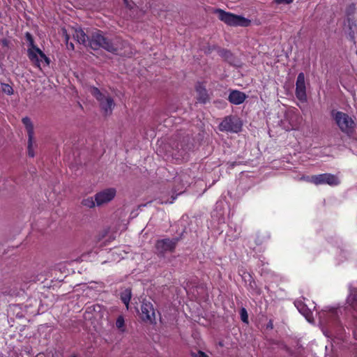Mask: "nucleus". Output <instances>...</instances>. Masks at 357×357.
<instances>
[{"mask_svg": "<svg viewBox=\"0 0 357 357\" xmlns=\"http://www.w3.org/2000/svg\"><path fill=\"white\" fill-rule=\"evenodd\" d=\"M331 116L342 132L349 135L354 131L356 123L354 119L347 113L333 110Z\"/></svg>", "mask_w": 357, "mask_h": 357, "instance_id": "f257e3e1", "label": "nucleus"}, {"mask_svg": "<svg viewBox=\"0 0 357 357\" xmlns=\"http://www.w3.org/2000/svg\"><path fill=\"white\" fill-rule=\"evenodd\" d=\"M214 13L218 15L220 20L229 26L247 27L251 24L250 20L222 9H215Z\"/></svg>", "mask_w": 357, "mask_h": 357, "instance_id": "f03ea898", "label": "nucleus"}, {"mask_svg": "<svg viewBox=\"0 0 357 357\" xmlns=\"http://www.w3.org/2000/svg\"><path fill=\"white\" fill-rule=\"evenodd\" d=\"M89 45L93 50H98L103 48L108 52H115L116 48L109 39L105 37L102 32L100 30H96L93 32L89 40Z\"/></svg>", "mask_w": 357, "mask_h": 357, "instance_id": "7ed1b4c3", "label": "nucleus"}, {"mask_svg": "<svg viewBox=\"0 0 357 357\" xmlns=\"http://www.w3.org/2000/svg\"><path fill=\"white\" fill-rule=\"evenodd\" d=\"M89 91L98 101L100 107L104 114L105 115L110 114L114 107L113 98L107 93H102L98 88L94 86L91 87Z\"/></svg>", "mask_w": 357, "mask_h": 357, "instance_id": "20e7f679", "label": "nucleus"}, {"mask_svg": "<svg viewBox=\"0 0 357 357\" xmlns=\"http://www.w3.org/2000/svg\"><path fill=\"white\" fill-rule=\"evenodd\" d=\"M307 181L315 185L328 184L329 185L335 186L340 183V180L336 176L326 173L312 176L307 178Z\"/></svg>", "mask_w": 357, "mask_h": 357, "instance_id": "39448f33", "label": "nucleus"}, {"mask_svg": "<svg viewBox=\"0 0 357 357\" xmlns=\"http://www.w3.org/2000/svg\"><path fill=\"white\" fill-rule=\"evenodd\" d=\"M241 127L242 124L238 119L227 116L220 123L219 129L221 131L238 132Z\"/></svg>", "mask_w": 357, "mask_h": 357, "instance_id": "423d86ee", "label": "nucleus"}, {"mask_svg": "<svg viewBox=\"0 0 357 357\" xmlns=\"http://www.w3.org/2000/svg\"><path fill=\"white\" fill-rule=\"evenodd\" d=\"M178 241V238H174L172 239L163 238L158 240L155 243L156 250L160 254H164L167 252H173Z\"/></svg>", "mask_w": 357, "mask_h": 357, "instance_id": "0eeeda50", "label": "nucleus"}, {"mask_svg": "<svg viewBox=\"0 0 357 357\" xmlns=\"http://www.w3.org/2000/svg\"><path fill=\"white\" fill-rule=\"evenodd\" d=\"M116 193V190L113 188H107L96 193L95 195L96 205L99 206L109 202L114 198Z\"/></svg>", "mask_w": 357, "mask_h": 357, "instance_id": "6e6552de", "label": "nucleus"}, {"mask_svg": "<svg viewBox=\"0 0 357 357\" xmlns=\"http://www.w3.org/2000/svg\"><path fill=\"white\" fill-rule=\"evenodd\" d=\"M296 96L301 102H305L307 100L306 86L305 81V75L300 73L298 75L296 82Z\"/></svg>", "mask_w": 357, "mask_h": 357, "instance_id": "1a4fd4ad", "label": "nucleus"}, {"mask_svg": "<svg viewBox=\"0 0 357 357\" xmlns=\"http://www.w3.org/2000/svg\"><path fill=\"white\" fill-rule=\"evenodd\" d=\"M28 56L29 59L38 67L40 66L43 59L49 64V59L45 54L37 47H30L28 50Z\"/></svg>", "mask_w": 357, "mask_h": 357, "instance_id": "9d476101", "label": "nucleus"}, {"mask_svg": "<svg viewBox=\"0 0 357 357\" xmlns=\"http://www.w3.org/2000/svg\"><path fill=\"white\" fill-rule=\"evenodd\" d=\"M142 317L144 321H153L155 319V310L151 303L143 301L142 306Z\"/></svg>", "mask_w": 357, "mask_h": 357, "instance_id": "9b49d317", "label": "nucleus"}, {"mask_svg": "<svg viewBox=\"0 0 357 357\" xmlns=\"http://www.w3.org/2000/svg\"><path fill=\"white\" fill-rule=\"evenodd\" d=\"M337 317V310L335 308H328L319 312V318L322 324H327L331 321H335Z\"/></svg>", "mask_w": 357, "mask_h": 357, "instance_id": "f8f14e48", "label": "nucleus"}, {"mask_svg": "<svg viewBox=\"0 0 357 357\" xmlns=\"http://www.w3.org/2000/svg\"><path fill=\"white\" fill-rule=\"evenodd\" d=\"M295 307L299 312L303 314L308 321H311L312 319V312L311 310L302 301L297 300L294 302Z\"/></svg>", "mask_w": 357, "mask_h": 357, "instance_id": "ddd939ff", "label": "nucleus"}, {"mask_svg": "<svg viewBox=\"0 0 357 357\" xmlns=\"http://www.w3.org/2000/svg\"><path fill=\"white\" fill-rule=\"evenodd\" d=\"M246 95L239 91L234 90L229 95V100L234 105H240L244 102Z\"/></svg>", "mask_w": 357, "mask_h": 357, "instance_id": "4468645a", "label": "nucleus"}, {"mask_svg": "<svg viewBox=\"0 0 357 357\" xmlns=\"http://www.w3.org/2000/svg\"><path fill=\"white\" fill-rule=\"evenodd\" d=\"M196 91L197 93V100L199 102L206 103L208 100V96L205 87L199 84L196 86Z\"/></svg>", "mask_w": 357, "mask_h": 357, "instance_id": "2eb2a0df", "label": "nucleus"}, {"mask_svg": "<svg viewBox=\"0 0 357 357\" xmlns=\"http://www.w3.org/2000/svg\"><path fill=\"white\" fill-rule=\"evenodd\" d=\"M73 37L79 43L86 45L87 42L89 43V38L81 29L75 30Z\"/></svg>", "mask_w": 357, "mask_h": 357, "instance_id": "dca6fc26", "label": "nucleus"}, {"mask_svg": "<svg viewBox=\"0 0 357 357\" xmlns=\"http://www.w3.org/2000/svg\"><path fill=\"white\" fill-rule=\"evenodd\" d=\"M347 303L355 310H357V287H353L351 289L350 294L347 298Z\"/></svg>", "mask_w": 357, "mask_h": 357, "instance_id": "f3484780", "label": "nucleus"}, {"mask_svg": "<svg viewBox=\"0 0 357 357\" xmlns=\"http://www.w3.org/2000/svg\"><path fill=\"white\" fill-rule=\"evenodd\" d=\"M22 123L26 129L28 137H32V136H34L33 126L31 119L28 117H24L22 119Z\"/></svg>", "mask_w": 357, "mask_h": 357, "instance_id": "a211bd4d", "label": "nucleus"}, {"mask_svg": "<svg viewBox=\"0 0 357 357\" xmlns=\"http://www.w3.org/2000/svg\"><path fill=\"white\" fill-rule=\"evenodd\" d=\"M36 146L34 136L32 137H28V155L31 158H33L35 155L34 147Z\"/></svg>", "mask_w": 357, "mask_h": 357, "instance_id": "6ab92c4d", "label": "nucleus"}, {"mask_svg": "<svg viewBox=\"0 0 357 357\" xmlns=\"http://www.w3.org/2000/svg\"><path fill=\"white\" fill-rule=\"evenodd\" d=\"M121 298L123 303L126 306V308L128 309L129 303L131 298V291L130 289H126L121 296Z\"/></svg>", "mask_w": 357, "mask_h": 357, "instance_id": "aec40b11", "label": "nucleus"}, {"mask_svg": "<svg viewBox=\"0 0 357 357\" xmlns=\"http://www.w3.org/2000/svg\"><path fill=\"white\" fill-rule=\"evenodd\" d=\"M82 204L88 208H93L96 205V199L91 197L84 199Z\"/></svg>", "mask_w": 357, "mask_h": 357, "instance_id": "412c9836", "label": "nucleus"}, {"mask_svg": "<svg viewBox=\"0 0 357 357\" xmlns=\"http://www.w3.org/2000/svg\"><path fill=\"white\" fill-rule=\"evenodd\" d=\"M176 182H182L183 188L190 184L189 176L186 174H182L175 179Z\"/></svg>", "mask_w": 357, "mask_h": 357, "instance_id": "4be33fe9", "label": "nucleus"}, {"mask_svg": "<svg viewBox=\"0 0 357 357\" xmlns=\"http://www.w3.org/2000/svg\"><path fill=\"white\" fill-rule=\"evenodd\" d=\"M125 321L123 316L118 317L116 321V328L121 331L124 332L125 331Z\"/></svg>", "mask_w": 357, "mask_h": 357, "instance_id": "5701e85b", "label": "nucleus"}, {"mask_svg": "<svg viewBox=\"0 0 357 357\" xmlns=\"http://www.w3.org/2000/svg\"><path fill=\"white\" fill-rule=\"evenodd\" d=\"M241 319L243 322L248 323V315L247 311L245 308H242L240 312Z\"/></svg>", "mask_w": 357, "mask_h": 357, "instance_id": "b1692460", "label": "nucleus"}, {"mask_svg": "<svg viewBox=\"0 0 357 357\" xmlns=\"http://www.w3.org/2000/svg\"><path fill=\"white\" fill-rule=\"evenodd\" d=\"M2 91L8 95L13 94V88L9 84H2Z\"/></svg>", "mask_w": 357, "mask_h": 357, "instance_id": "393cba45", "label": "nucleus"}, {"mask_svg": "<svg viewBox=\"0 0 357 357\" xmlns=\"http://www.w3.org/2000/svg\"><path fill=\"white\" fill-rule=\"evenodd\" d=\"M26 38L27 40L29 41V46L31 47H36L34 45L33 40V38H32V36L31 35V33H29L28 32L26 33Z\"/></svg>", "mask_w": 357, "mask_h": 357, "instance_id": "a878e982", "label": "nucleus"}, {"mask_svg": "<svg viewBox=\"0 0 357 357\" xmlns=\"http://www.w3.org/2000/svg\"><path fill=\"white\" fill-rule=\"evenodd\" d=\"M65 39H66V45H67L68 48L73 50L74 49V45L72 43H68L70 37H69V36L66 33H65Z\"/></svg>", "mask_w": 357, "mask_h": 357, "instance_id": "bb28decb", "label": "nucleus"}, {"mask_svg": "<svg viewBox=\"0 0 357 357\" xmlns=\"http://www.w3.org/2000/svg\"><path fill=\"white\" fill-rule=\"evenodd\" d=\"M277 4H289L294 1V0H274Z\"/></svg>", "mask_w": 357, "mask_h": 357, "instance_id": "cd10ccee", "label": "nucleus"}, {"mask_svg": "<svg viewBox=\"0 0 357 357\" xmlns=\"http://www.w3.org/2000/svg\"><path fill=\"white\" fill-rule=\"evenodd\" d=\"M354 10H355V6L354 4H351L349 6V8H348V15H350L351 13H353L354 12Z\"/></svg>", "mask_w": 357, "mask_h": 357, "instance_id": "c85d7f7f", "label": "nucleus"}, {"mask_svg": "<svg viewBox=\"0 0 357 357\" xmlns=\"http://www.w3.org/2000/svg\"><path fill=\"white\" fill-rule=\"evenodd\" d=\"M195 357H208V356L204 352L198 351L196 354H195Z\"/></svg>", "mask_w": 357, "mask_h": 357, "instance_id": "c756f323", "label": "nucleus"}, {"mask_svg": "<svg viewBox=\"0 0 357 357\" xmlns=\"http://www.w3.org/2000/svg\"><path fill=\"white\" fill-rule=\"evenodd\" d=\"M222 204H223V202H221V201H220V202H218L216 203V206H215V207H216V208H218L219 206H221L222 205Z\"/></svg>", "mask_w": 357, "mask_h": 357, "instance_id": "7c9ffc66", "label": "nucleus"}, {"mask_svg": "<svg viewBox=\"0 0 357 357\" xmlns=\"http://www.w3.org/2000/svg\"><path fill=\"white\" fill-rule=\"evenodd\" d=\"M1 43H2V44H3L4 46H7V45H8V41H7V40H6V39L2 40Z\"/></svg>", "mask_w": 357, "mask_h": 357, "instance_id": "2f4dec72", "label": "nucleus"}, {"mask_svg": "<svg viewBox=\"0 0 357 357\" xmlns=\"http://www.w3.org/2000/svg\"><path fill=\"white\" fill-rule=\"evenodd\" d=\"M348 23H349V28L350 29H351V24H354L353 22L351 21L350 19H348Z\"/></svg>", "mask_w": 357, "mask_h": 357, "instance_id": "473e14b6", "label": "nucleus"}, {"mask_svg": "<svg viewBox=\"0 0 357 357\" xmlns=\"http://www.w3.org/2000/svg\"><path fill=\"white\" fill-rule=\"evenodd\" d=\"M349 36H350L351 39H354V31H351L349 33Z\"/></svg>", "mask_w": 357, "mask_h": 357, "instance_id": "72a5a7b5", "label": "nucleus"}, {"mask_svg": "<svg viewBox=\"0 0 357 357\" xmlns=\"http://www.w3.org/2000/svg\"><path fill=\"white\" fill-rule=\"evenodd\" d=\"M125 3L126 4L127 6H129V7H131V6L128 3V0H123Z\"/></svg>", "mask_w": 357, "mask_h": 357, "instance_id": "f704fd0d", "label": "nucleus"}, {"mask_svg": "<svg viewBox=\"0 0 357 357\" xmlns=\"http://www.w3.org/2000/svg\"><path fill=\"white\" fill-rule=\"evenodd\" d=\"M224 52H225V54H230V52H227V51H224Z\"/></svg>", "mask_w": 357, "mask_h": 357, "instance_id": "c9c22d12", "label": "nucleus"}, {"mask_svg": "<svg viewBox=\"0 0 357 357\" xmlns=\"http://www.w3.org/2000/svg\"><path fill=\"white\" fill-rule=\"evenodd\" d=\"M72 357H76V356H72Z\"/></svg>", "mask_w": 357, "mask_h": 357, "instance_id": "e433bc0d", "label": "nucleus"}]
</instances>
